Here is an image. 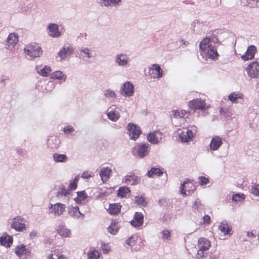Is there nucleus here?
Returning <instances> with one entry per match:
<instances>
[{"instance_id": "obj_1", "label": "nucleus", "mask_w": 259, "mask_h": 259, "mask_svg": "<svg viewBox=\"0 0 259 259\" xmlns=\"http://www.w3.org/2000/svg\"><path fill=\"white\" fill-rule=\"evenodd\" d=\"M201 54L204 58L215 60L219 54L215 47L211 44V40L208 37L203 39L199 44Z\"/></svg>"}, {"instance_id": "obj_2", "label": "nucleus", "mask_w": 259, "mask_h": 259, "mask_svg": "<svg viewBox=\"0 0 259 259\" xmlns=\"http://www.w3.org/2000/svg\"><path fill=\"white\" fill-rule=\"evenodd\" d=\"M211 246L208 239L201 237L198 240L196 248L198 249L195 257L198 259H202L207 255V251Z\"/></svg>"}, {"instance_id": "obj_3", "label": "nucleus", "mask_w": 259, "mask_h": 259, "mask_svg": "<svg viewBox=\"0 0 259 259\" xmlns=\"http://www.w3.org/2000/svg\"><path fill=\"white\" fill-rule=\"evenodd\" d=\"M178 137L182 142H188L191 140L196 133V127L195 126H190V128H185L183 130H179Z\"/></svg>"}, {"instance_id": "obj_4", "label": "nucleus", "mask_w": 259, "mask_h": 259, "mask_svg": "<svg viewBox=\"0 0 259 259\" xmlns=\"http://www.w3.org/2000/svg\"><path fill=\"white\" fill-rule=\"evenodd\" d=\"M24 51L31 58L39 57L42 53V50L41 47L35 44L27 46L25 48Z\"/></svg>"}, {"instance_id": "obj_5", "label": "nucleus", "mask_w": 259, "mask_h": 259, "mask_svg": "<svg viewBox=\"0 0 259 259\" xmlns=\"http://www.w3.org/2000/svg\"><path fill=\"white\" fill-rule=\"evenodd\" d=\"M74 52L73 48L70 45H65L60 50L56 56V60L61 61L67 59Z\"/></svg>"}, {"instance_id": "obj_6", "label": "nucleus", "mask_w": 259, "mask_h": 259, "mask_svg": "<svg viewBox=\"0 0 259 259\" xmlns=\"http://www.w3.org/2000/svg\"><path fill=\"white\" fill-rule=\"evenodd\" d=\"M120 110V107L112 105L109 107L107 116L110 120L116 122L120 117L119 111Z\"/></svg>"}, {"instance_id": "obj_7", "label": "nucleus", "mask_w": 259, "mask_h": 259, "mask_svg": "<svg viewBox=\"0 0 259 259\" xmlns=\"http://www.w3.org/2000/svg\"><path fill=\"white\" fill-rule=\"evenodd\" d=\"M126 130L131 139L135 140L139 138L141 132L139 127L133 123L128 124Z\"/></svg>"}, {"instance_id": "obj_8", "label": "nucleus", "mask_w": 259, "mask_h": 259, "mask_svg": "<svg viewBox=\"0 0 259 259\" xmlns=\"http://www.w3.org/2000/svg\"><path fill=\"white\" fill-rule=\"evenodd\" d=\"M66 208L65 204L56 203L55 204H51L49 212L55 215L60 216L65 211Z\"/></svg>"}, {"instance_id": "obj_9", "label": "nucleus", "mask_w": 259, "mask_h": 259, "mask_svg": "<svg viewBox=\"0 0 259 259\" xmlns=\"http://www.w3.org/2000/svg\"><path fill=\"white\" fill-rule=\"evenodd\" d=\"M246 71L250 77H259V64L256 62L251 63L246 68Z\"/></svg>"}, {"instance_id": "obj_10", "label": "nucleus", "mask_w": 259, "mask_h": 259, "mask_svg": "<svg viewBox=\"0 0 259 259\" xmlns=\"http://www.w3.org/2000/svg\"><path fill=\"white\" fill-rule=\"evenodd\" d=\"M121 95L126 97L133 95L135 90L133 84L130 81L125 82L121 88Z\"/></svg>"}, {"instance_id": "obj_11", "label": "nucleus", "mask_w": 259, "mask_h": 259, "mask_svg": "<svg viewBox=\"0 0 259 259\" xmlns=\"http://www.w3.org/2000/svg\"><path fill=\"white\" fill-rule=\"evenodd\" d=\"M115 62L119 66L126 67L129 64L128 58L125 54L120 53L115 57Z\"/></svg>"}, {"instance_id": "obj_12", "label": "nucleus", "mask_w": 259, "mask_h": 259, "mask_svg": "<svg viewBox=\"0 0 259 259\" xmlns=\"http://www.w3.org/2000/svg\"><path fill=\"white\" fill-rule=\"evenodd\" d=\"M18 41V36L16 33H11L8 37L6 44V48L12 50L13 49L15 45L17 44Z\"/></svg>"}, {"instance_id": "obj_13", "label": "nucleus", "mask_w": 259, "mask_h": 259, "mask_svg": "<svg viewBox=\"0 0 259 259\" xmlns=\"http://www.w3.org/2000/svg\"><path fill=\"white\" fill-rule=\"evenodd\" d=\"M188 106L189 108L192 109L203 110L205 108L206 104L204 100L197 99L189 101L188 103Z\"/></svg>"}, {"instance_id": "obj_14", "label": "nucleus", "mask_w": 259, "mask_h": 259, "mask_svg": "<svg viewBox=\"0 0 259 259\" xmlns=\"http://www.w3.org/2000/svg\"><path fill=\"white\" fill-rule=\"evenodd\" d=\"M23 222V219L21 217H16L13 219L11 227L17 231H22L26 229V225Z\"/></svg>"}, {"instance_id": "obj_15", "label": "nucleus", "mask_w": 259, "mask_h": 259, "mask_svg": "<svg viewBox=\"0 0 259 259\" xmlns=\"http://www.w3.org/2000/svg\"><path fill=\"white\" fill-rule=\"evenodd\" d=\"M150 74H153V78L159 79L163 75V70L158 64H154L149 69Z\"/></svg>"}, {"instance_id": "obj_16", "label": "nucleus", "mask_w": 259, "mask_h": 259, "mask_svg": "<svg viewBox=\"0 0 259 259\" xmlns=\"http://www.w3.org/2000/svg\"><path fill=\"white\" fill-rule=\"evenodd\" d=\"M49 30V35L52 37H58L61 35L58 26L55 23L49 24L47 27Z\"/></svg>"}, {"instance_id": "obj_17", "label": "nucleus", "mask_w": 259, "mask_h": 259, "mask_svg": "<svg viewBox=\"0 0 259 259\" xmlns=\"http://www.w3.org/2000/svg\"><path fill=\"white\" fill-rule=\"evenodd\" d=\"M69 215L74 219H78L80 216L83 218L84 214L80 212L78 206H69L68 208Z\"/></svg>"}, {"instance_id": "obj_18", "label": "nucleus", "mask_w": 259, "mask_h": 259, "mask_svg": "<svg viewBox=\"0 0 259 259\" xmlns=\"http://www.w3.org/2000/svg\"><path fill=\"white\" fill-rule=\"evenodd\" d=\"M144 215L141 212H136L134 219L131 221V224L134 227L141 226L143 223Z\"/></svg>"}, {"instance_id": "obj_19", "label": "nucleus", "mask_w": 259, "mask_h": 259, "mask_svg": "<svg viewBox=\"0 0 259 259\" xmlns=\"http://www.w3.org/2000/svg\"><path fill=\"white\" fill-rule=\"evenodd\" d=\"M222 144V140L219 136H214L211 140L209 147L213 151H216L219 149Z\"/></svg>"}, {"instance_id": "obj_20", "label": "nucleus", "mask_w": 259, "mask_h": 259, "mask_svg": "<svg viewBox=\"0 0 259 259\" xmlns=\"http://www.w3.org/2000/svg\"><path fill=\"white\" fill-rule=\"evenodd\" d=\"M112 174V170L108 167H103L100 172V176L103 183L107 182Z\"/></svg>"}, {"instance_id": "obj_21", "label": "nucleus", "mask_w": 259, "mask_h": 259, "mask_svg": "<svg viewBox=\"0 0 259 259\" xmlns=\"http://www.w3.org/2000/svg\"><path fill=\"white\" fill-rule=\"evenodd\" d=\"M204 209V206L200 200L197 199L192 205V211L196 214H201Z\"/></svg>"}, {"instance_id": "obj_22", "label": "nucleus", "mask_w": 259, "mask_h": 259, "mask_svg": "<svg viewBox=\"0 0 259 259\" xmlns=\"http://www.w3.org/2000/svg\"><path fill=\"white\" fill-rule=\"evenodd\" d=\"M147 139L152 144H157L161 139V134L158 132L149 133Z\"/></svg>"}, {"instance_id": "obj_23", "label": "nucleus", "mask_w": 259, "mask_h": 259, "mask_svg": "<svg viewBox=\"0 0 259 259\" xmlns=\"http://www.w3.org/2000/svg\"><path fill=\"white\" fill-rule=\"evenodd\" d=\"M15 253L17 256L21 257L23 254L29 255L30 254V250L26 248V246L23 244H20L15 248Z\"/></svg>"}, {"instance_id": "obj_24", "label": "nucleus", "mask_w": 259, "mask_h": 259, "mask_svg": "<svg viewBox=\"0 0 259 259\" xmlns=\"http://www.w3.org/2000/svg\"><path fill=\"white\" fill-rule=\"evenodd\" d=\"M13 238L12 236L4 233L1 236V245L6 247H10L13 244Z\"/></svg>"}, {"instance_id": "obj_25", "label": "nucleus", "mask_w": 259, "mask_h": 259, "mask_svg": "<svg viewBox=\"0 0 259 259\" xmlns=\"http://www.w3.org/2000/svg\"><path fill=\"white\" fill-rule=\"evenodd\" d=\"M57 233L63 237H69L71 235L70 230L67 229L65 226H59L57 229Z\"/></svg>"}, {"instance_id": "obj_26", "label": "nucleus", "mask_w": 259, "mask_h": 259, "mask_svg": "<svg viewBox=\"0 0 259 259\" xmlns=\"http://www.w3.org/2000/svg\"><path fill=\"white\" fill-rule=\"evenodd\" d=\"M36 70L37 73L42 76H48L52 71L50 67L45 66L43 68L40 66H37Z\"/></svg>"}, {"instance_id": "obj_27", "label": "nucleus", "mask_w": 259, "mask_h": 259, "mask_svg": "<svg viewBox=\"0 0 259 259\" xmlns=\"http://www.w3.org/2000/svg\"><path fill=\"white\" fill-rule=\"evenodd\" d=\"M149 147L148 144H143L140 145L137 150V153L138 155L140 157H144L145 156L148 152V148Z\"/></svg>"}, {"instance_id": "obj_28", "label": "nucleus", "mask_w": 259, "mask_h": 259, "mask_svg": "<svg viewBox=\"0 0 259 259\" xmlns=\"http://www.w3.org/2000/svg\"><path fill=\"white\" fill-rule=\"evenodd\" d=\"M192 187H193L192 190H194L195 189V187L193 186V184L191 183L190 181H186L184 182L183 183L181 184L180 187L181 193L184 196L187 195L186 190H184V188H186V187H190V188H192Z\"/></svg>"}, {"instance_id": "obj_29", "label": "nucleus", "mask_w": 259, "mask_h": 259, "mask_svg": "<svg viewBox=\"0 0 259 259\" xmlns=\"http://www.w3.org/2000/svg\"><path fill=\"white\" fill-rule=\"evenodd\" d=\"M51 77L53 79L63 80L65 81L67 76L62 71H56L51 74Z\"/></svg>"}, {"instance_id": "obj_30", "label": "nucleus", "mask_w": 259, "mask_h": 259, "mask_svg": "<svg viewBox=\"0 0 259 259\" xmlns=\"http://www.w3.org/2000/svg\"><path fill=\"white\" fill-rule=\"evenodd\" d=\"M53 157L54 160L57 162H65L68 160L67 156L64 154L54 153Z\"/></svg>"}, {"instance_id": "obj_31", "label": "nucleus", "mask_w": 259, "mask_h": 259, "mask_svg": "<svg viewBox=\"0 0 259 259\" xmlns=\"http://www.w3.org/2000/svg\"><path fill=\"white\" fill-rule=\"evenodd\" d=\"M243 95L239 92H233L228 96V100L232 103H236L238 99L243 98Z\"/></svg>"}, {"instance_id": "obj_32", "label": "nucleus", "mask_w": 259, "mask_h": 259, "mask_svg": "<svg viewBox=\"0 0 259 259\" xmlns=\"http://www.w3.org/2000/svg\"><path fill=\"white\" fill-rule=\"evenodd\" d=\"M121 206L117 203L110 204L108 209L109 213L116 214L120 210Z\"/></svg>"}, {"instance_id": "obj_33", "label": "nucleus", "mask_w": 259, "mask_h": 259, "mask_svg": "<svg viewBox=\"0 0 259 259\" xmlns=\"http://www.w3.org/2000/svg\"><path fill=\"white\" fill-rule=\"evenodd\" d=\"M163 171L162 170V169L152 167L151 168L150 170L148 171L147 176L149 178H151L154 175H155L157 176H160L163 174Z\"/></svg>"}, {"instance_id": "obj_34", "label": "nucleus", "mask_w": 259, "mask_h": 259, "mask_svg": "<svg viewBox=\"0 0 259 259\" xmlns=\"http://www.w3.org/2000/svg\"><path fill=\"white\" fill-rule=\"evenodd\" d=\"M219 230L224 234L226 235L229 234L230 228L226 221H223L221 223L219 227Z\"/></svg>"}, {"instance_id": "obj_35", "label": "nucleus", "mask_w": 259, "mask_h": 259, "mask_svg": "<svg viewBox=\"0 0 259 259\" xmlns=\"http://www.w3.org/2000/svg\"><path fill=\"white\" fill-rule=\"evenodd\" d=\"M104 96L108 99L112 100H115L116 98V95L114 91L110 89H107L104 91Z\"/></svg>"}, {"instance_id": "obj_36", "label": "nucleus", "mask_w": 259, "mask_h": 259, "mask_svg": "<svg viewBox=\"0 0 259 259\" xmlns=\"http://www.w3.org/2000/svg\"><path fill=\"white\" fill-rule=\"evenodd\" d=\"M77 197L74 199L77 203H81V201L84 200L87 197V195L84 191L77 192Z\"/></svg>"}, {"instance_id": "obj_37", "label": "nucleus", "mask_w": 259, "mask_h": 259, "mask_svg": "<svg viewBox=\"0 0 259 259\" xmlns=\"http://www.w3.org/2000/svg\"><path fill=\"white\" fill-rule=\"evenodd\" d=\"M58 139L52 138L48 139V145L51 148H56L58 146Z\"/></svg>"}, {"instance_id": "obj_38", "label": "nucleus", "mask_w": 259, "mask_h": 259, "mask_svg": "<svg viewBox=\"0 0 259 259\" xmlns=\"http://www.w3.org/2000/svg\"><path fill=\"white\" fill-rule=\"evenodd\" d=\"M256 51V47L253 45H251L247 48L246 53L250 56V58H254Z\"/></svg>"}, {"instance_id": "obj_39", "label": "nucleus", "mask_w": 259, "mask_h": 259, "mask_svg": "<svg viewBox=\"0 0 259 259\" xmlns=\"http://www.w3.org/2000/svg\"><path fill=\"white\" fill-rule=\"evenodd\" d=\"M172 113L176 118H183L187 113L185 110L179 111L175 110H172Z\"/></svg>"}, {"instance_id": "obj_40", "label": "nucleus", "mask_w": 259, "mask_h": 259, "mask_svg": "<svg viewBox=\"0 0 259 259\" xmlns=\"http://www.w3.org/2000/svg\"><path fill=\"white\" fill-rule=\"evenodd\" d=\"M130 189L127 187H120L118 190V196L122 197H125L130 193Z\"/></svg>"}, {"instance_id": "obj_41", "label": "nucleus", "mask_w": 259, "mask_h": 259, "mask_svg": "<svg viewBox=\"0 0 259 259\" xmlns=\"http://www.w3.org/2000/svg\"><path fill=\"white\" fill-rule=\"evenodd\" d=\"M250 192L256 196H259V185L253 184L251 186Z\"/></svg>"}, {"instance_id": "obj_42", "label": "nucleus", "mask_w": 259, "mask_h": 259, "mask_svg": "<svg viewBox=\"0 0 259 259\" xmlns=\"http://www.w3.org/2000/svg\"><path fill=\"white\" fill-rule=\"evenodd\" d=\"M88 256L90 259H98L100 256V252L98 250L94 249L88 253Z\"/></svg>"}, {"instance_id": "obj_43", "label": "nucleus", "mask_w": 259, "mask_h": 259, "mask_svg": "<svg viewBox=\"0 0 259 259\" xmlns=\"http://www.w3.org/2000/svg\"><path fill=\"white\" fill-rule=\"evenodd\" d=\"M108 232L114 235L117 232V226L115 223H111V224L107 228Z\"/></svg>"}, {"instance_id": "obj_44", "label": "nucleus", "mask_w": 259, "mask_h": 259, "mask_svg": "<svg viewBox=\"0 0 259 259\" xmlns=\"http://www.w3.org/2000/svg\"><path fill=\"white\" fill-rule=\"evenodd\" d=\"M120 2V0H104L103 2H102L101 5L104 6H109L111 5H116Z\"/></svg>"}, {"instance_id": "obj_45", "label": "nucleus", "mask_w": 259, "mask_h": 259, "mask_svg": "<svg viewBox=\"0 0 259 259\" xmlns=\"http://www.w3.org/2000/svg\"><path fill=\"white\" fill-rule=\"evenodd\" d=\"M70 194V192L65 189H61L57 193V197L61 198L62 196H66Z\"/></svg>"}, {"instance_id": "obj_46", "label": "nucleus", "mask_w": 259, "mask_h": 259, "mask_svg": "<svg viewBox=\"0 0 259 259\" xmlns=\"http://www.w3.org/2000/svg\"><path fill=\"white\" fill-rule=\"evenodd\" d=\"M48 258V259H66V258L62 254H59L58 252H55L54 253L50 254Z\"/></svg>"}, {"instance_id": "obj_47", "label": "nucleus", "mask_w": 259, "mask_h": 259, "mask_svg": "<svg viewBox=\"0 0 259 259\" xmlns=\"http://www.w3.org/2000/svg\"><path fill=\"white\" fill-rule=\"evenodd\" d=\"M135 201L138 204L142 205L143 206H145L147 204V202L145 201V198L141 196H136Z\"/></svg>"}, {"instance_id": "obj_48", "label": "nucleus", "mask_w": 259, "mask_h": 259, "mask_svg": "<svg viewBox=\"0 0 259 259\" xmlns=\"http://www.w3.org/2000/svg\"><path fill=\"white\" fill-rule=\"evenodd\" d=\"M79 52L83 53L85 55V57L88 58L92 57L91 51L88 48H83L79 50Z\"/></svg>"}, {"instance_id": "obj_49", "label": "nucleus", "mask_w": 259, "mask_h": 259, "mask_svg": "<svg viewBox=\"0 0 259 259\" xmlns=\"http://www.w3.org/2000/svg\"><path fill=\"white\" fill-rule=\"evenodd\" d=\"M63 131L66 134H70L75 131L74 128L73 126L71 125H67L65 126L63 129Z\"/></svg>"}, {"instance_id": "obj_50", "label": "nucleus", "mask_w": 259, "mask_h": 259, "mask_svg": "<svg viewBox=\"0 0 259 259\" xmlns=\"http://www.w3.org/2000/svg\"><path fill=\"white\" fill-rule=\"evenodd\" d=\"M244 198L245 195L244 194H235L232 197V200L236 202L243 200Z\"/></svg>"}, {"instance_id": "obj_51", "label": "nucleus", "mask_w": 259, "mask_h": 259, "mask_svg": "<svg viewBox=\"0 0 259 259\" xmlns=\"http://www.w3.org/2000/svg\"><path fill=\"white\" fill-rule=\"evenodd\" d=\"M170 235V232L169 231L164 230L162 232V238L164 240H169Z\"/></svg>"}, {"instance_id": "obj_52", "label": "nucleus", "mask_w": 259, "mask_h": 259, "mask_svg": "<svg viewBox=\"0 0 259 259\" xmlns=\"http://www.w3.org/2000/svg\"><path fill=\"white\" fill-rule=\"evenodd\" d=\"M199 184L201 186L206 185L209 182V180L208 178L205 177H199Z\"/></svg>"}, {"instance_id": "obj_53", "label": "nucleus", "mask_w": 259, "mask_h": 259, "mask_svg": "<svg viewBox=\"0 0 259 259\" xmlns=\"http://www.w3.org/2000/svg\"><path fill=\"white\" fill-rule=\"evenodd\" d=\"M134 179V175H128L124 177V182L127 184H131L132 180Z\"/></svg>"}, {"instance_id": "obj_54", "label": "nucleus", "mask_w": 259, "mask_h": 259, "mask_svg": "<svg viewBox=\"0 0 259 259\" xmlns=\"http://www.w3.org/2000/svg\"><path fill=\"white\" fill-rule=\"evenodd\" d=\"M134 242H135V239L133 237H131L129 238H128L126 240V243L131 246H132L133 245H134Z\"/></svg>"}, {"instance_id": "obj_55", "label": "nucleus", "mask_w": 259, "mask_h": 259, "mask_svg": "<svg viewBox=\"0 0 259 259\" xmlns=\"http://www.w3.org/2000/svg\"><path fill=\"white\" fill-rule=\"evenodd\" d=\"M91 177H92V176L88 172H84L81 176V178L83 179H89Z\"/></svg>"}, {"instance_id": "obj_56", "label": "nucleus", "mask_w": 259, "mask_h": 259, "mask_svg": "<svg viewBox=\"0 0 259 259\" xmlns=\"http://www.w3.org/2000/svg\"><path fill=\"white\" fill-rule=\"evenodd\" d=\"M69 189L70 190H74L76 188L77 184L75 182H72L69 184Z\"/></svg>"}, {"instance_id": "obj_57", "label": "nucleus", "mask_w": 259, "mask_h": 259, "mask_svg": "<svg viewBox=\"0 0 259 259\" xmlns=\"http://www.w3.org/2000/svg\"><path fill=\"white\" fill-rule=\"evenodd\" d=\"M132 181L131 182V185H135L138 184V178L137 176L134 175V179L132 180Z\"/></svg>"}, {"instance_id": "obj_58", "label": "nucleus", "mask_w": 259, "mask_h": 259, "mask_svg": "<svg viewBox=\"0 0 259 259\" xmlns=\"http://www.w3.org/2000/svg\"><path fill=\"white\" fill-rule=\"evenodd\" d=\"M37 234V232L36 231H32L29 233V236L32 239L36 237Z\"/></svg>"}, {"instance_id": "obj_59", "label": "nucleus", "mask_w": 259, "mask_h": 259, "mask_svg": "<svg viewBox=\"0 0 259 259\" xmlns=\"http://www.w3.org/2000/svg\"><path fill=\"white\" fill-rule=\"evenodd\" d=\"M249 57H250V56L249 55H248L246 53L244 55H242L241 57V58L242 59V60H245V61L251 60L252 59V58H250Z\"/></svg>"}, {"instance_id": "obj_60", "label": "nucleus", "mask_w": 259, "mask_h": 259, "mask_svg": "<svg viewBox=\"0 0 259 259\" xmlns=\"http://www.w3.org/2000/svg\"><path fill=\"white\" fill-rule=\"evenodd\" d=\"M165 202H166V200L165 199H163V198L160 199L158 201V204L160 206H162V205H164Z\"/></svg>"}, {"instance_id": "obj_61", "label": "nucleus", "mask_w": 259, "mask_h": 259, "mask_svg": "<svg viewBox=\"0 0 259 259\" xmlns=\"http://www.w3.org/2000/svg\"><path fill=\"white\" fill-rule=\"evenodd\" d=\"M203 220L205 223H209L210 222V217L208 215H204L203 217Z\"/></svg>"}, {"instance_id": "obj_62", "label": "nucleus", "mask_w": 259, "mask_h": 259, "mask_svg": "<svg viewBox=\"0 0 259 259\" xmlns=\"http://www.w3.org/2000/svg\"><path fill=\"white\" fill-rule=\"evenodd\" d=\"M247 236L248 237H255V234L253 233V232H248L247 233Z\"/></svg>"}, {"instance_id": "obj_63", "label": "nucleus", "mask_w": 259, "mask_h": 259, "mask_svg": "<svg viewBox=\"0 0 259 259\" xmlns=\"http://www.w3.org/2000/svg\"><path fill=\"white\" fill-rule=\"evenodd\" d=\"M17 152L20 155H25L24 152L23 151V150L22 149H18Z\"/></svg>"}, {"instance_id": "obj_64", "label": "nucleus", "mask_w": 259, "mask_h": 259, "mask_svg": "<svg viewBox=\"0 0 259 259\" xmlns=\"http://www.w3.org/2000/svg\"><path fill=\"white\" fill-rule=\"evenodd\" d=\"M210 259H219L218 256L215 255H214L213 256H212Z\"/></svg>"}]
</instances>
